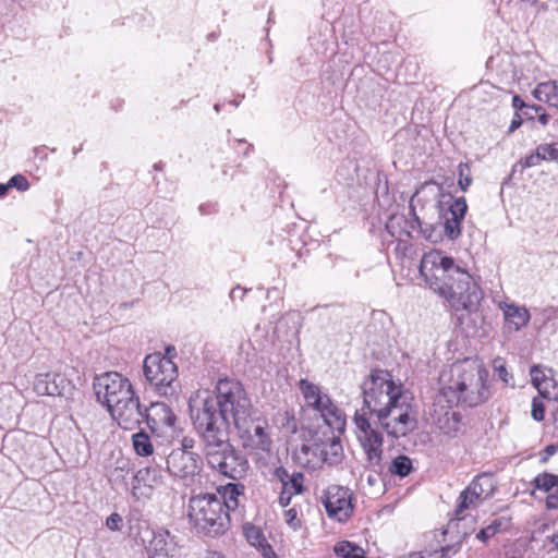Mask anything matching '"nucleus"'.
<instances>
[{"instance_id": "f257e3e1", "label": "nucleus", "mask_w": 558, "mask_h": 558, "mask_svg": "<svg viewBox=\"0 0 558 558\" xmlns=\"http://www.w3.org/2000/svg\"><path fill=\"white\" fill-rule=\"evenodd\" d=\"M363 407L353 417L356 439L369 468L380 466L384 439L374 425L393 438L407 436L416 427L413 396L396 384L387 371L375 369L363 381Z\"/></svg>"}, {"instance_id": "f03ea898", "label": "nucleus", "mask_w": 558, "mask_h": 558, "mask_svg": "<svg viewBox=\"0 0 558 558\" xmlns=\"http://www.w3.org/2000/svg\"><path fill=\"white\" fill-rule=\"evenodd\" d=\"M189 407L198 434H229L230 424L236 428L255 413L243 385L233 379H220L215 395L209 390L196 391Z\"/></svg>"}, {"instance_id": "7ed1b4c3", "label": "nucleus", "mask_w": 558, "mask_h": 558, "mask_svg": "<svg viewBox=\"0 0 558 558\" xmlns=\"http://www.w3.org/2000/svg\"><path fill=\"white\" fill-rule=\"evenodd\" d=\"M489 373L477 359L457 361L439 376L441 398L449 404L476 407L490 398Z\"/></svg>"}, {"instance_id": "20e7f679", "label": "nucleus", "mask_w": 558, "mask_h": 558, "mask_svg": "<svg viewBox=\"0 0 558 558\" xmlns=\"http://www.w3.org/2000/svg\"><path fill=\"white\" fill-rule=\"evenodd\" d=\"M97 400L107 407L112 418L124 429H134L144 418L140 398L126 377L108 372L95 378Z\"/></svg>"}, {"instance_id": "39448f33", "label": "nucleus", "mask_w": 558, "mask_h": 558, "mask_svg": "<svg viewBox=\"0 0 558 558\" xmlns=\"http://www.w3.org/2000/svg\"><path fill=\"white\" fill-rule=\"evenodd\" d=\"M187 519L197 534L211 537L223 534L230 525L226 502L215 494L191 497L187 505Z\"/></svg>"}, {"instance_id": "423d86ee", "label": "nucleus", "mask_w": 558, "mask_h": 558, "mask_svg": "<svg viewBox=\"0 0 558 558\" xmlns=\"http://www.w3.org/2000/svg\"><path fill=\"white\" fill-rule=\"evenodd\" d=\"M204 442L207 464L221 475L232 480L243 478L248 470L247 459L229 442V434H199Z\"/></svg>"}, {"instance_id": "0eeeda50", "label": "nucleus", "mask_w": 558, "mask_h": 558, "mask_svg": "<svg viewBox=\"0 0 558 558\" xmlns=\"http://www.w3.org/2000/svg\"><path fill=\"white\" fill-rule=\"evenodd\" d=\"M175 349L169 347L167 355L159 352L147 355L144 360V376L150 387L160 396L172 397L178 392V367L171 359Z\"/></svg>"}, {"instance_id": "6e6552de", "label": "nucleus", "mask_w": 558, "mask_h": 558, "mask_svg": "<svg viewBox=\"0 0 558 558\" xmlns=\"http://www.w3.org/2000/svg\"><path fill=\"white\" fill-rule=\"evenodd\" d=\"M299 387L306 405L317 412L330 429L342 434L347 425L345 415L331 398L324 393L317 385L306 379H301Z\"/></svg>"}, {"instance_id": "1a4fd4ad", "label": "nucleus", "mask_w": 558, "mask_h": 558, "mask_svg": "<svg viewBox=\"0 0 558 558\" xmlns=\"http://www.w3.org/2000/svg\"><path fill=\"white\" fill-rule=\"evenodd\" d=\"M440 296L446 299L456 311H475L481 303L483 293L473 277L463 268L449 281Z\"/></svg>"}, {"instance_id": "9d476101", "label": "nucleus", "mask_w": 558, "mask_h": 558, "mask_svg": "<svg viewBox=\"0 0 558 558\" xmlns=\"http://www.w3.org/2000/svg\"><path fill=\"white\" fill-rule=\"evenodd\" d=\"M440 296L446 299L456 311H475L481 303L483 293L473 277L463 268L449 281Z\"/></svg>"}, {"instance_id": "9b49d317", "label": "nucleus", "mask_w": 558, "mask_h": 558, "mask_svg": "<svg viewBox=\"0 0 558 558\" xmlns=\"http://www.w3.org/2000/svg\"><path fill=\"white\" fill-rule=\"evenodd\" d=\"M460 269L461 267L454 263L453 258L445 256L437 250L425 253L420 265V274L426 284L439 295Z\"/></svg>"}, {"instance_id": "f8f14e48", "label": "nucleus", "mask_w": 558, "mask_h": 558, "mask_svg": "<svg viewBox=\"0 0 558 558\" xmlns=\"http://www.w3.org/2000/svg\"><path fill=\"white\" fill-rule=\"evenodd\" d=\"M242 447L255 459H264L271 453L272 439L268 423L259 417L251 416L236 428Z\"/></svg>"}, {"instance_id": "ddd939ff", "label": "nucleus", "mask_w": 558, "mask_h": 558, "mask_svg": "<svg viewBox=\"0 0 558 558\" xmlns=\"http://www.w3.org/2000/svg\"><path fill=\"white\" fill-rule=\"evenodd\" d=\"M202 469L201 457L189 450L173 449L167 458V470L184 485L194 483Z\"/></svg>"}, {"instance_id": "4468645a", "label": "nucleus", "mask_w": 558, "mask_h": 558, "mask_svg": "<svg viewBox=\"0 0 558 558\" xmlns=\"http://www.w3.org/2000/svg\"><path fill=\"white\" fill-rule=\"evenodd\" d=\"M323 504L327 514L339 522L347 521L353 512L352 494L342 486H329L325 490Z\"/></svg>"}, {"instance_id": "2eb2a0df", "label": "nucleus", "mask_w": 558, "mask_h": 558, "mask_svg": "<svg viewBox=\"0 0 558 558\" xmlns=\"http://www.w3.org/2000/svg\"><path fill=\"white\" fill-rule=\"evenodd\" d=\"M495 490L494 478L490 475H478L460 495L459 511L478 506L489 498Z\"/></svg>"}, {"instance_id": "dca6fc26", "label": "nucleus", "mask_w": 558, "mask_h": 558, "mask_svg": "<svg viewBox=\"0 0 558 558\" xmlns=\"http://www.w3.org/2000/svg\"><path fill=\"white\" fill-rule=\"evenodd\" d=\"M442 399L440 395L433 405V422L442 435L452 438L461 432V414L453 409L454 404L442 405Z\"/></svg>"}, {"instance_id": "f3484780", "label": "nucleus", "mask_w": 558, "mask_h": 558, "mask_svg": "<svg viewBox=\"0 0 558 558\" xmlns=\"http://www.w3.org/2000/svg\"><path fill=\"white\" fill-rule=\"evenodd\" d=\"M530 375L533 386L542 398L558 401L557 372L549 367L536 365L531 368Z\"/></svg>"}, {"instance_id": "a211bd4d", "label": "nucleus", "mask_w": 558, "mask_h": 558, "mask_svg": "<svg viewBox=\"0 0 558 558\" xmlns=\"http://www.w3.org/2000/svg\"><path fill=\"white\" fill-rule=\"evenodd\" d=\"M160 470L156 466L140 469L133 476L131 493L136 499L149 498L153 490L160 484Z\"/></svg>"}, {"instance_id": "6ab92c4d", "label": "nucleus", "mask_w": 558, "mask_h": 558, "mask_svg": "<svg viewBox=\"0 0 558 558\" xmlns=\"http://www.w3.org/2000/svg\"><path fill=\"white\" fill-rule=\"evenodd\" d=\"M414 195L410 201V209L412 214V219L408 220L403 215H391L386 222V230L392 236L397 239H401L403 235L410 236L411 232L417 228L421 229L422 233L426 239H429L430 235L427 234L426 230L422 229L421 221L414 211Z\"/></svg>"}, {"instance_id": "aec40b11", "label": "nucleus", "mask_w": 558, "mask_h": 558, "mask_svg": "<svg viewBox=\"0 0 558 558\" xmlns=\"http://www.w3.org/2000/svg\"><path fill=\"white\" fill-rule=\"evenodd\" d=\"M295 461L310 470H317L326 463V452L324 451L322 439H313L303 444L294 452Z\"/></svg>"}, {"instance_id": "412c9836", "label": "nucleus", "mask_w": 558, "mask_h": 558, "mask_svg": "<svg viewBox=\"0 0 558 558\" xmlns=\"http://www.w3.org/2000/svg\"><path fill=\"white\" fill-rule=\"evenodd\" d=\"M68 381L63 375L54 372L38 374L34 380V391L39 396H61Z\"/></svg>"}, {"instance_id": "4be33fe9", "label": "nucleus", "mask_w": 558, "mask_h": 558, "mask_svg": "<svg viewBox=\"0 0 558 558\" xmlns=\"http://www.w3.org/2000/svg\"><path fill=\"white\" fill-rule=\"evenodd\" d=\"M147 424L154 432H159L165 427H173L175 423V415L169 405L163 402L151 403L146 413H144Z\"/></svg>"}, {"instance_id": "5701e85b", "label": "nucleus", "mask_w": 558, "mask_h": 558, "mask_svg": "<svg viewBox=\"0 0 558 558\" xmlns=\"http://www.w3.org/2000/svg\"><path fill=\"white\" fill-rule=\"evenodd\" d=\"M468 205L464 197L457 198L449 207L448 213L445 215V233L454 240L461 233V222L465 216Z\"/></svg>"}, {"instance_id": "b1692460", "label": "nucleus", "mask_w": 558, "mask_h": 558, "mask_svg": "<svg viewBox=\"0 0 558 558\" xmlns=\"http://www.w3.org/2000/svg\"><path fill=\"white\" fill-rule=\"evenodd\" d=\"M506 324L509 329L519 331L522 327L526 326L530 320V313L524 306H519L514 303L500 304Z\"/></svg>"}, {"instance_id": "393cba45", "label": "nucleus", "mask_w": 558, "mask_h": 558, "mask_svg": "<svg viewBox=\"0 0 558 558\" xmlns=\"http://www.w3.org/2000/svg\"><path fill=\"white\" fill-rule=\"evenodd\" d=\"M174 545L168 532L155 533L147 547L149 558H175Z\"/></svg>"}, {"instance_id": "a878e982", "label": "nucleus", "mask_w": 558, "mask_h": 558, "mask_svg": "<svg viewBox=\"0 0 558 558\" xmlns=\"http://www.w3.org/2000/svg\"><path fill=\"white\" fill-rule=\"evenodd\" d=\"M533 96L539 101L558 108V82L547 81L539 83L533 90Z\"/></svg>"}, {"instance_id": "bb28decb", "label": "nucleus", "mask_w": 558, "mask_h": 558, "mask_svg": "<svg viewBox=\"0 0 558 558\" xmlns=\"http://www.w3.org/2000/svg\"><path fill=\"white\" fill-rule=\"evenodd\" d=\"M322 444L326 452V463L329 465L338 464L343 457V449L339 438L332 434L322 439Z\"/></svg>"}, {"instance_id": "cd10ccee", "label": "nucleus", "mask_w": 558, "mask_h": 558, "mask_svg": "<svg viewBox=\"0 0 558 558\" xmlns=\"http://www.w3.org/2000/svg\"><path fill=\"white\" fill-rule=\"evenodd\" d=\"M275 474L281 481L284 489H288L293 495L302 493L304 481L302 473L295 472L292 475H289L287 470L278 468L276 469Z\"/></svg>"}, {"instance_id": "c85d7f7f", "label": "nucleus", "mask_w": 558, "mask_h": 558, "mask_svg": "<svg viewBox=\"0 0 558 558\" xmlns=\"http://www.w3.org/2000/svg\"><path fill=\"white\" fill-rule=\"evenodd\" d=\"M244 486L240 484L229 483L222 487V496L219 497L226 502V510H234L239 506V496L243 494Z\"/></svg>"}, {"instance_id": "c756f323", "label": "nucleus", "mask_w": 558, "mask_h": 558, "mask_svg": "<svg viewBox=\"0 0 558 558\" xmlns=\"http://www.w3.org/2000/svg\"><path fill=\"white\" fill-rule=\"evenodd\" d=\"M132 444L136 454L148 457L154 453L153 442L145 432L141 430L132 436Z\"/></svg>"}, {"instance_id": "7c9ffc66", "label": "nucleus", "mask_w": 558, "mask_h": 558, "mask_svg": "<svg viewBox=\"0 0 558 558\" xmlns=\"http://www.w3.org/2000/svg\"><path fill=\"white\" fill-rule=\"evenodd\" d=\"M335 553L341 558H365L364 549L348 541L338 543Z\"/></svg>"}, {"instance_id": "2f4dec72", "label": "nucleus", "mask_w": 558, "mask_h": 558, "mask_svg": "<svg viewBox=\"0 0 558 558\" xmlns=\"http://www.w3.org/2000/svg\"><path fill=\"white\" fill-rule=\"evenodd\" d=\"M533 483L535 488L549 493L553 489H558V475L544 472L538 474Z\"/></svg>"}, {"instance_id": "473e14b6", "label": "nucleus", "mask_w": 558, "mask_h": 558, "mask_svg": "<svg viewBox=\"0 0 558 558\" xmlns=\"http://www.w3.org/2000/svg\"><path fill=\"white\" fill-rule=\"evenodd\" d=\"M412 470V461L405 456H398L395 458L389 466V471L400 477L410 474Z\"/></svg>"}, {"instance_id": "72a5a7b5", "label": "nucleus", "mask_w": 558, "mask_h": 558, "mask_svg": "<svg viewBox=\"0 0 558 558\" xmlns=\"http://www.w3.org/2000/svg\"><path fill=\"white\" fill-rule=\"evenodd\" d=\"M504 522L501 519H495L489 525L482 529L477 534L476 538L486 542L488 538L493 537L498 531L501 530Z\"/></svg>"}, {"instance_id": "f704fd0d", "label": "nucleus", "mask_w": 558, "mask_h": 558, "mask_svg": "<svg viewBox=\"0 0 558 558\" xmlns=\"http://www.w3.org/2000/svg\"><path fill=\"white\" fill-rule=\"evenodd\" d=\"M543 161L558 162V145L556 144H541L537 146Z\"/></svg>"}, {"instance_id": "c9c22d12", "label": "nucleus", "mask_w": 558, "mask_h": 558, "mask_svg": "<svg viewBox=\"0 0 558 558\" xmlns=\"http://www.w3.org/2000/svg\"><path fill=\"white\" fill-rule=\"evenodd\" d=\"M458 174H459L458 184H459L460 189L463 192H465L472 183V175H471V171H470L468 163L461 162L458 166Z\"/></svg>"}, {"instance_id": "e433bc0d", "label": "nucleus", "mask_w": 558, "mask_h": 558, "mask_svg": "<svg viewBox=\"0 0 558 558\" xmlns=\"http://www.w3.org/2000/svg\"><path fill=\"white\" fill-rule=\"evenodd\" d=\"M245 537L248 543L253 546H262L264 537L259 531V529L248 525L244 527Z\"/></svg>"}, {"instance_id": "4c0bfd02", "label": "nucleus", "mask_w": 558, "mask_h": 558, "mask_svg": "<svg viewBox=\"0 0 558 558\" xmlns=\"http://www.w3.org/2000/svg\"><path fill=\"white\" fill-rule=\"evenodd\" d=\"M9 189L15 187L21 192L27 191L29 189L28 180L22 174L13 175L8 182Z\"/></svg>"}, {"instance_id": "58836bf2", "label": "nucleus", "mask_w": 558, "mask_h": 558, "mask_svg": "<svg viewBox=\"0 0 558 558\" xmlns=\"http://www.w3.org/2000/svg\"><path fill=\"white\" fill-rule=\"evenodd\" d=\"M531 415L533 420L541 422L545 416V405L538 398H533Z\"/></svg>"}, {"instance_id": "ea45409f", "label": "nucleus", "mask_w": 558, "mask_h": 558, "mask_svg": "<svg viewBox=\"0 0 558 558\" xmlns=\"http://www.w3.org/2000/svg\"><path fill=\"white\" fill-rule=\"evenodd\" d=\"M122 517L119 513L113 512L106 519L105 524L110 531H120L122 529Z\"/></svg>"}, {"instance_id": "a19ab883", "label": "nucleus", "mask_w": 558, "mask_h": 558, "mask_svg": "<svg viewBox=\"0 0 558 558\" xmlns=\"http://www.w3.org/2000/svg\"><path fill=\"white\" fill-rule=\"evenodd\" d=\"M494 367L499 379H501L505 384H509L511 376L500 359L495 360Z\"/></svg>"}, {"instance_id": "79ce46f5", "label": "nucleus", "mask_w": 558, "mask_h": 558, "mask_svg": "<svg viewBox=\"0 0 558 558\" xmlns=\"http://www.w3.org/2000/svg\"><path fill=\"white\" fill-rule=\"evenodd\" d=\"M541 161H543V159L541 158V153L537 147L534 153L530 154L524 158V160L522 161V166L524 168H532L538 166Z\"/></svg>"}, {"instance_id": "37998d69", "label": "nucleus", "mask_w": 558, "mask_h": 558, "mask_svg": "<svg viewBox=\"0 0 558 558\" xmlns=\"http://www.w3.org/2000/svg\"><path fill=\"white\" fill-rule=\"evenodd\" d=\"M284 521L291 526L293 530L300 527V520L298 519V511L294 508H291L284 512Z\"/></svg>"}, {"instance_id": "c03bdc74", "label": "nucleus", "mask_w": 558, "mask_h": 558, "mask_svg": "<svg viewBox=\"0 0 558 558\" xmlns=\"http://www.w3.org/2000/svg\"><path fill=\"white\" fill-rule=\"evenodd\" d=\"M529 109L533 110L535 113H538V122L542 124V125H547L548 122H549V116L547 113L544 112L543 108L541 106H531L529 107Z\"/></svg>"}, {"instance_id": "a18cd8bd", "label": "nucleus", "mask_w": 558, "mask_h": 558, "mask_svg": "<svg viewBox=\"0 0 558 558\" xmlns=\"http://www.w3.org/2000/svg\"><path fill=\"white\" fill-rule=\"evenodd\" d=\"M546 507L548 509H558V488L547 496Z\"/></svg>"}, {"instance_id": "49530a36", "label": "nucleus", "mask_w": 558, "mask_h": 558, "mask_svg": "<svg viewBox=\"0 0 558 558\" xmlns=\"http://www.w3.org/2000/svg\"><path fill=\"white\" fill-rule=\"evenodd\" d=\"M293 494L290 493L288 489H284V487H282V490L280 493V496H279V504L281 507H287L289 506V504L291 502V498H292Z\"/></svg>"}, {"instance_id": "de8ad7c7", "label": "nucleus", "mask_w": 558, "mask_h": 558, "mask_svg": "<svg viewBox=\"0 0 558 558\" xmlns=\"http://www.w3.org/2000/svg\"><path fill=\"white\" fill-rule=\"evenodd\" d=\"M556 451L557 447L555 445H548L543 451L542 462H546Z\"/></svg>"}, {"instance_id": "09e8293b", "label": "nucleus", "mask_w": 558, "mask_h": 558, "mask_svg": "<svg viewBox=\"0 0 558 558\" xmlns=\"http://www.w3.org/2000/svg\"><path fill=\"white\" fill-rule=\"evenodd\" d=\"M512 107L517 110H521L523 108L529 109L530 106L525 105V102L518 95H514L512 98Z\"/></svg>"}, {"instance_id": "8fccbe9b", "label": "nucleus", "mask_w": 558, "mask_h": 558, "mask_svg": "<svg viewBox=\"0 0 558 558\" xmlns=\"http://www.w3.org/2000/svg\"><path fill=\"white\" fill-rule=\"evenodd\" d=\"M521 124H522V119H521L520 114L515 113V116L512 119L511 124L509 126V132L512 133L513 131L519 129L521 126Z\"/></svg>"}, {"instance_id": "3c124183", "label": "nucleus", "mask_w": 558, "mask_h": 558, "mask_svg": "<svg viewBox=\"0 0 558 558\" xmlns=\"http://www.w3.org/2000/svg\"><path fill=\"white\" fill-rule=\"evenodd\" d=\"M181 446L182 447L180 449L192 451L191 449L194 446V439L190 437H184L181 441Z\"/></svg>"}, {"instance_id": "603ef678", "label": "nucleus", "mask_w": 558, "mask_h": 558, "mask_svg": "<svg viewBox=\"0 0 558 558\" xmlns=\"http://www.w3.org/2000/svg\"><path fill=\"white\" fill-rule=\"evenodd\" d=\"M457 551H458L457 545L444 547L442 550H441L440 558H448L449 554H451V553L454 554Z\"/></svg>"}, {"instance_id": "864d4df0", "label": "nucleus", "mask_w": 558, "mask_h": 558, "mask_svg": "<svg viewBox=\"0 0 558 558\" xmlns=\"http://www.w3.org/2000/svg\"><path fill=\"white\" fill-rule=\"evenodd\" d=\"M9 190V185L0 183V197H3Z\"/></svg>"}, {"instance_id": "5fc2aeb1", "label": "nucleus", "mask_w": 558, "mask_h": 558, "mask_svg": "<svg viewBox=\"0 0 558 558\" xmlns=\"http://www.w3.org/2000/svg\"><path fill=\"white\" fill-rule=\"evenodd\" d=\"M553 544L558 549V534L554 535L551 538Z\"/></svg>"}, {"instance_id": "6e6d98bb", "label": "nucleus", "mask_w": 558, "mask_h": 558, "mask_svg": "<svg viewBox=\"0 0 558 558\" xmlns=\"http://www.w3.org/2000/svg\"><path fill=\"white\" fill-rule=\"evenodd\" d=\"M214 108H215V110H216L217 112L220 110L219 105H215V107H214Z\"/></svg>"}, {"instance_id": "4d7b16f0", "label": "nucleus", "mask_w": 558, "mask_h": 558, "mask_svg": "<svg viewBox=\"0 0 558 558\" xmlns=\"http://www.w3.org/2000/svg\"><path fill=\"white\" fill-rule=\"evenodd\" d=\"M283 414L289 418V413L287 411Z\"/></svg>"}]
</instances>
